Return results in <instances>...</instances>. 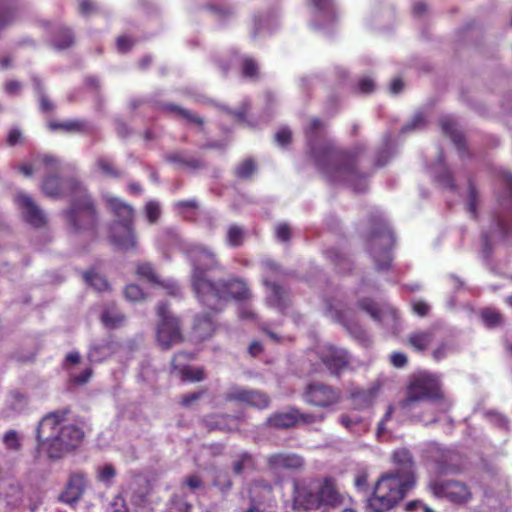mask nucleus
Masks as SVG:
<instances>
[{"instance_id": "nucleus-42", "label": "nucleus", "mask_w": 512, "mask_h": 512, "mask_svg": "<svg viewBox=\"0 0 512 512\" xmlns=\"http://www.w3.org/2000/svg\"><path fill=\"white\" fill-rule=\"evenodd\" d=\"M143 212L149 224H156L162 214L160 203L155 200L146 202Z\"/></svg>"}, {"instance_id": "nucleus-26", "label": "nucleus", "mask_w": 512, "mask_h": 512, "mask_svg": "<svg viewBox=\"0 0 512 512\" xmlns=\"http://www.w3.org/2000/svg\"><path fill=\"white\" fill-rule=\"evenodd\" d=\"M436 471L439 474H457L462 470L460 456L452 450H443L434 457Z\"/></svg>"}, {"instance_id": "nucleus-16", "label": "nucleus", "mask_w": 512, "mask_h": 512, "mask_svg": "<svg viewBox=\"0 0 512 512\" xmlns=\"http://www.w3.org/2000/svg\"><path fill=\"white\" fill-rule=\"evenodd\" d=\"M109 242L120 251H137L138 238L134 225H110L108 233Z\"/></svg>"}, {"instance_id": "nucleus-18", "label": "nucleus", "mask_w": 512, "mask_h": 512, "mask_svg": "<svg viewBox=\"0 0 512 512\" xmlns=\"http://www.w3.org/2000/svg\"><path fill=\"white\" fill-rule=\"evenodd\" d=\"M193 359V354L186 352L176 353L171 361L172 370L177 372L183 382H200L206 377L203 367L192 368L185 362Z\"/></svg>"}, {"instance_id": "nucleus-32", "label": "nucleus", "mask_w": 512, "mask_h": 512, "mask_svg": "<svg viewBox=\"0 0 512 512\" xmlns=\"http://www.w3.org/2000/svg\"><path fill=\"white\" fill-rule=\"evenodd\" d=\"M101 322L109 329L122 326L125 322V315L117 308L115 303H110L103 308Z\"/></svg>"}, {"instance_id": "nucleus-56", "label": "nucleus", "mask_w": 512, "mask_h": 512, "mask_svg": "<svg viewBox=\"0 0 512 512\" xmlns=\"http://www.w3.org/2000/svg\"><path fill=\"white\" fill-rule=\"evenodd\" d=\"M292 139V132L289 128L283 127L277 131L275 134L276 142L281 146H286L290 144Z\"/></svg>"}, {"instance_id": "nucleus-31", "label": "nucleus", "mask_w": 512, "mask_h": 512, "mask_svg": "<svg viewBox=\"0 0 512 512\" xmlns=\"http://www.w3.org/2000/svg\"><path fill=\"white\" fill-rule=\"evenodd\" d=\"M165 159L171 164L193 171L203 169L205 167L202 159L187 157L183 152L180 151L168 154Z\"/></svg>"}, {"instance_id": "nucleus-57", "label": "nucleus", "mask_w": 512, "mask_h": 512, "mask_svg": "<svg viewBox=\"0 0 512 512\" xmlns=\"http://www.w3.org/2000/svg\"><path fill=\"white\" fill-rule=\"evenodd\" d=\"M182 118L185 119L187 122L196 125L200 131L204 130V124H205L204 119L201 116L193 113L192 111L187 109L184 112V115L182 116Z\"/></svg>"}, {"instance_id": "nucleus-62", "label": "nucleus", "mask_w": 512, "mask_h": 512, "mask_svg": "<svg viewBox=\"0 0 512 512\" xmlns=\"http://www.w3.org/2000/svg\"><path fill=\"white\" fill-rule=\"evenodd\" d=\"M78 9H79V13L84 17H88V16L92 15V13L94 11L93 1L92 0H78Z\"/></svg>"}, {"instance_id": "nucleus-60", "label": "nucleus", "mask_w": 512, "mask_h": 512, "mask_svg": "<svg viewBox=\"0 0 512 512\" xmlns=\"http://www.w3.org/2000/svg\"><path fill=\"white\" fill-rule=\"evenodd\" d=\"M228 420H235V419L230 417L229 415H220V416L216 417L215 422H210L209 426L211 429L231 430V428L226 425V422Z\"/></svg>"}, {"instance_id": "nucleus-46", "label": "nucleus", "mask_w": 512, "mask_h": 512, "mask_svg": "<svg viewBox=\"0 0 512 512\" xmlns=\"http://www.w3.org/2000/svg\"><path fill=\"white\" fill-rule=\"evenodd\" d=\"M16 18L15 10L0 2V31L8 27Z\"/></svg>"}, {"instance_id": "nucleus-8", "label": "nucleus", "mask_w": 512, "mask_h": 512, "mask_svg": "<svg viewBox=\"0 0 512 512\" xmlns=\"http://www.w3.org/2000/svg\"><path fill=\"white\" fill-rule=\"evenodd\" d=\"M187 255L193 266L191 276L192 287L198 297L205 288L211 287L213 280L207 277V272L221 269V264L216 253L204 245L191 246L187 251Z\"/></svg>"}, {"instance_id": "nucleus-17", "label": "nucleus", "mask_w": 512, "mask_h": 512, "mask_svg": "<svg viewBox=\"0 0 512 512\" xmlns=\"http://www.w3.org/2000/svg\"><path fill=\"white\" fill-rule=\"evenodd\" d=\"M15 202L18 205L24 219L34 227H42L46 223L44 211L34 202L32 197L23 191L15 195Z\"/></svg>"}, {"instance_id": "nucleus-39", "label": "nucleus", "mask_w": 512, "mask_h": 512, "mask_svg": "<svg viewBox=\"0 0 512 512\" xmlns=\"http://www.w3.org/2000/svg\"><path fill=\"white\" fill-rule=\"evenodd\" d=\"M73 42V35L70 29L64 27H58L56 35L54 36L52 43L56 49H66Z\"/></svg>"}, {"instance_id": "nucleus-63", "label": "nucleus", "mask_w": 512, "mask_h": 512, "mask_svg": "<svg viewBox=\"0 0 512 512\" xmlns=\"http://www.w3.org/2000/svg\"><path fill=\"white\" fill-rule=\"evenodd\" d=\"M390 158V153L388 147L380 149L377 151L375 156V167L379 168L384 166Z\"/></svg>"}, {"instance_id": "nucleus-41", "label": "nucleus", "mask_w": 512, "mask_h": 512, "mask_svg": "<svg viewBox=\"0 0 512 512\" xmlns=\"http://www.w3.org/2000/svg\"><path fill=\"white\" fill-rule=\"evenodd\" d=\"M136 275L149 283H158L157 273L153 265L149 262H139L136 265Z\"/></svg>"}, {"instance_id": "nucleus-22", "label": "nucleus", "mask_w": 512, "mask_h": 512, "mask_svg": "<svg viewBox=\"0 0 512 512\" xmlns=\"http://www.w3.org/2000/svg\"><path fill=\"white\" fill-rule=\"evenodd\" d=\"M104 199L107 209L115 218L111 225H134L135 210L130 204L117 197H105Z\"/></svg>"}, {"instance_id": "nucleus-59", "label": "nucleus", "mask_w": 512, "mask_h": 512, "mask_svg": "<svg viewBox=\"0 0 512 512\" xmlns=\"http://www.w3.org/2000/svg\"><path fill=\"white\" fill-rule=\"evenodd\" d=\"M375 89L374 81L369 77L361 78L358 81V90L363 94L372 93Z\"/></svg>"}, {"instance_id": "nucleus-37", "label": "nucleus", "mask_w": 512, "mask_h": 512, "mask_svg": "<svg viewBox=\"0 0 512 512\" xmlns=\"http://www.w3.org/2000/svg\"><path fill=\"white\" fill-rule=\"evenodd\" d=\"M257 170V164L251 157L241 161L234 169V176L241 180L251 179Z\"/></svg>"}, {"instance_id": "nucleus-49", "label": "nucleus", "mask_w": 512, "mask_h": 512, "mask_svg": "<svg viewBox=\"0 0 512 512\" xmlns=\"http://www.w3.org/2000/svg\"><path fill=\"white\" fill-rule=\"evenodd\" d=\"M105 512H129V509L123 496L118 494L108 503Z\"/></svg>"}, {"instance_id": "nucleus-3", "label": "nucleus", "mask_w": 512, "mask_h": 512, "mask_svg": "<svg viewBox=\"0 0 512 512\" xmlns=\"http://www.w3.org/2000/svg\"><path fill=\"white\" fill-rule=\"evenodd\" d=\"M68 410H56L42 417L36 428L37 453L50 459L62 457L77 448L84 439V430L69 422Z\"/></svg>"}, {"instance_id": "nucleus-36", "label": "nucleus", "mask_w": 512, "mask_h": 512, "mask_svg": "<svg viewBox=\"0 0 512 512\" xmlns=\"http://www.w3.org/2000/svg\"><path fill=\"white\" fill-rule=\"evenodd\" d=\"M246 238V231L237 224H232L228 227L226 233V244L229 247H240L244 244Z\"/></svg>"}, {"instance_id": "nucleus-50", "label": "nucleus", "mask_w": 512, "mask_h": 512, "mask_svg": "<svg viewBox=\"0 0 512 512\" xmlns=\"http://www.w3.org/2000/svg\"><path fill=\"white\" fill-rule=\"evenodd\" d=\"M174 206L183 215L189 212L194 214L198 209V203L195 200H180Z\"/></svg>"}, {"instance_id": "nucleus-28", "label": "nucleus", "mask_w": 512, "mask_h": 512, "mask_svg": "<svg viewBox=\"0 0 512 512\" xmlns=\"http://www.w3.org/2000/svg\"><path fill=\"white\" fill-rule=\"evenodd\" d=\"M435 333L433 329L417 330L407 338V344L418 352H424L434 342Z\"/></svg>"}, {"instance_id": "nucleus-6", "label": "nucleus", "mask_w": 512, "mask_h": 512, "mask_svg": "<svg viewBox=\"0 0 512 512\" xmlns=\"http://www.w3.org/2000/svg\"><path fill=\"white\" fill-rule=\"evenodd\" d=\"M445 399L439 377L429 372L412 374L405 386V397L398 406L405 412H411L421 402H442Z\"/></svg>"}, {"instance_id": "nucleus-38", "label": "nucleus", "mask_w": 512, "mask_h": 512, "mask_svg": "<svg viewBox=\"0 0 512 512\" xmlns=\"http://www.w3.org/2000/svg\"><path fill=\"white\" fill-rule=\"evenodd\" d=\"M254 457L249 452H241L238 454L237 459L233 461L232 470L235 475H241L246 469H254Z\"/></svg>"}, {"instance_id": "nucleus-64", "label": "nucleus", "mask_w": 512, "mask_h": 512, "mask_svg": "<svg viewBox=\"0 0 512 512\" xmlns=\"http://www.w3.org/2000/svg\"><path fill=\"white\" fill-rule=\"evenodd\" d=\"M501 183L505 186L507 197L512 200V173L503 171L500 173Z\"/></svg>"}, {"instance_id": "nucleus-52", "label": "nucleus", "mask_w": 512, "mask_h": 512, "mask_svg": "<svg viewBox=\"0 0 512 512\" xmlns=\"http://www.w3.org/2000/svg\"><path fill=\"white\" fill-rule=\"evenodd\" d=\"M275 235L277 240L281 242H289L291 239V228L287 223H279L275 227Z\"/></svg>"}, {"instance_id": "nucleus-15", "label": "nucleus", "mask_w": 512, "mask_h": 512, "mask_svg": "<svg viewBox=\"0 0 512 512\" xmlns=\"http://www.w3.org/2000/svg\"><path fill=\"white\" fill-rule=\"evenodd\" d=\"M266 466L272 473L283 471L301 473L305 470L306 460L298 453L281 451L268 455Z\"/></svg>"}, {"instance_id": "nucleus-53", "label": "nucleus", "mask_w": 512, "mask_h": 512, "mask_svg": "<svg viewBox=\"0 0 512 512\" xmlns=\"http://www.w3.org/2000/svg\"><path fill=\"white\" fill-rule=\"evenodd\" d=\"M214 486H216L222 493L228 492L232 486L233 482L231 478L226 474H219L217 478L214 480Z\"/></svg>"}, {"instance_id": "nucleus-40", "label": "nucleus", "mask_w": 512, "mask_h": 512, "mask_svg": "<svg viewBox=\"0 0 512 512\" xmlns=\"http://www.w3.org/2000/svg\"><path fill=\"white\" fill-rule=\"evenodd\" d=\"M168 511L172 512H192V504L183 496L173 494L167 502Z\"/></svg>"}, {"instance_id": "nucleus-44", "label": "nucleus", "mask_w": 512, "mask_h": 512, "mask_svg": "<svg viewBox=\"0 0 512 512\" xmlns=\"http://www.w3.org/2000/svg\"><path fill=\"white\" fill-rule=\"evenodd\" d=\"M481 318L485 325L489 328L497 327L503 322L501 313L490 308H486L481 311Z\"/></svg>"}, {"instance_id": "nucleus-14", "label": "nucleus", "mask_w": 512, "mask_h": 512, "mask_svg": "<svg viewBox=\"0 0 512 512\" xmlns=\"http://www.w3.org/2000/svg\"><path fill=\"white\" fill-rule=\"evenodd\" d=\"M63 369L68 376V388L85 385L93 376V369L82 360L77 351L68 353L63 361Z\"/></svg>"}, {"instance_id": "nucleus-20", "label": "nucleus", "mask_w": 512, "mask_h": 512, "mask_svg": "<svg viewBox=\"0 0 512 512\" xmlns=\"http://www.w3.org/2000/svg\"><path fill=\"white\" fill-rule=\"evenodd\" d=\"M263 284L268 289L266 296L268 306L276 309L282 315H286L291 307L290 292L274 281L264 280Z\"/></svg>"}, {"instance_id": "nucleus-11", "label": "nucleus", "mask_w": 512, "mask_h": 512, "mask_svg": "<svg viewBox=\"0 0 512 512\" xmlns=\"http://www.w3.org/2000/svg\"><path fill=\"white\" fill-rule=\"evenodd\" d=\"M427 489L435 498L445 499L458 506L468 504L473 498L470 487L465 482L454 479H433L427 484Z\"/></svg>"}, {"instance_id": "nucleus-7", "label": "nucleus", "mask_w": 512, "mask_h": 512, "mask_svg": "<svg viewBox=\"0 0 512 512\" xmlns=\"http://www.w3.org/2000/svg\"><path fill=\"white\" fill-rule=\"evenodd\" d=\"M232 298L236 301H245L251 297L250 290L244 280L231 278L228 280L212 281L211 287L205 288L197 298L206 307L219 312L222 300Z\"/></svg>"}, {"instance_id": "nucleus-25", "label": "nucleus", "mask_w": 512, "mask_h": 512, "mask_svg": "<svg viewBox=\"0 0 512 512\" xmlns=\"http://www.w3.org/2000/svg\"><path fill=\"white\" fill-rule=\"evenodd\" d=\"M249 501L258 503L261 506L269 504L274 500L273 486L264 479L253 480L248 488Z\"/></svg>"}, {"instance_id": "nucleus-45", "label": "nucleus", "mask_w": 512, "mask_h": 512, "mask_svg": "<svg viewBox=\"0 0 512 512\" xmlns=\"http://www.w3.org/2000/svg\"><path fill=\"white\" fill-rule=\"evenodd\" d=\"M478 191L472 179L468 181L467 208L473 218H477Z\"/></svg>"}, {"instance_id": "nucleus-34", "label": "nucleus", "mask_w": 512, "mask_h": 512, "mask_svg": "<svg viewBox=\"0 0 512 512\" xmlns=\"http://www.w3.org/2000/svg\"><path fill=\"white\" fill-rule=\"evenodd\" d=\"M23 435L17 430L6 431L1 439L4 450L9 455L19 454L23 448Z\"/></svg>"}, {"instance_id": "nucleus-33", "label": "nucleus", "mask_w": 512, "mask_h": 512, "mask_svg": "<svg viewBox=\"0 0 512 512\" xmlns=\"http://www.w3.org/2000/svg\"><path fill=\"white\" fill-rule=\"evenodd\" d=\"M28 406V398L19 391H12L5 401V412L7 416H14L22 413Z\"/></svg>"}, {"instance_id": "nucleus-23", "label": "nucleus", "mask_w": 512, "mask_h": 512, "mask_svg": "<svg viewBox=\"0 0 512 512\" xmlns=\"http://www.w3.org/2000/svg\"><path fill=\"white\" fill-rule=\"evenodd\" d=\"M392 462L396 467L394 472H399L402 480H409L410 477L416 484L415 462L411 452L407 448H399L392 454Z\"/></svg>"}, {"instance_id": "nucleus-21", "label": "nucleus", "mask_w": 512, "mask_h": 512, "mask_svg": "<svg viewBox=\"0 0 512 512\" xmlns=\"http://www.w3.org/2000/svg\"><path fill=\"white\" fill-rule=\"evenodd\" d=\"M319 358L329 372L335 376H339L349 364L347 353L333 346L322 348Z\"/></svg>"}, {"instance_id": "nucleus-13", "label": "nucleus", "mask_w": 512, "mask_h": 512, "mask_svg": "<svg viewBox=\"0 0 512 512\" xmlns=\"http://www.w3.org/2000/svg\"><path fill=\"white\" fill-rule=\"evenodd\" d=\"M227 402L245 404L248 407L265 410L271 404L270 396L261 390L232 385L224 395Z\"/></svg>"}, {"instance_id": "nucleus-30", "label": "nucleus", "mask_w": 512, "mask_h": 512, "mask_svg": "<svg viewBox=\"0 0 512 512\" xmlns=\"http://www.w3.org/2000/svg\"><path fill=\"white\" fill-rule=\"evenodd\" d=\"M296 416L295 407H291L287 412H276L271 414L267 418L266 424L272 428L289 429L297 425Z\"/></svg>"}, {"instance_id": "nucleus-35", "label": "nucleus", "mask_w": 512, "mask_h": 512, "mask_svg": "<svg viewBox=\"0 0 512 512\" xmlns=\"http://www.w3.org/2000/svg\"><path fill=\"white\" fill-rule=\"evenodd\" d=\"M441 127L443 133L451 138L461 156H463L466 151L465 138L464 135L457 130L455 123L451 119H443L441 121Z\"/></svg>"}, {"instance_id": "nucleus-48", "label": "nucleus", "mask_w": 512, "mask_h": 512, "mask_svg": "<svg viewBox=\"0 0 512 512\" xmlns=\"http://www.w3.org/2000/svg\"><path fill=\"white\" fill-rule=\"evenodd\" d=\"M98 168L102 171L104 175L110 178H119L121 176V171L109 160L107 159H99L98 160Z\"/></svg>"}, {"instance_id": "nucleus-2", "label": "nucleus", "mask_w": 512, "mask_h": 512, "mask_svg": "<svg viewBox=\"0 0 512 512\" xmlns=\"http://www.w3.org/2000/svg\"><path fill=\"white\" fill-rule=\"evenodd\" d=\"M39 161L44 165L46 173L58 171L60 161L50 155H43ZM43 192L50 197H71V207L67 218L76 229L86 228L93 223L95 211L85 187L75 179L62 180L54 175H47L42 184Z\"/></svg>"}, {"instance_id": "nucleus-27", "label": "nucleus", "mask_w": 512, "mask_h": 512, "mask_svg": "<svg viewBox=\"0 0 512 512\" xmlns=\"http://www.w3.org/2000/svg\"><path fill=\"white\" fill-rule=\"evenodd\" d=\"M358 307L370 315V317L379 323L383 322V316L387 315L396 320L398 318L397 311L391 307H379L371 298L365 297L358 301Z\"/></svg>"}, {"instance_id": "nucleus-1", "label": "nucleus", "mask_w": 512, "mask_h": 512, "mask_svg": "<svg viewBox=\"0 0 512 512\" xmlns=\"http://www.w3.org/2000/svg\"><path fill=\"white\" fill-rule=\"evenodd\" d=\"M324 126L321 119L314 117L304 129L315 165L328 182L345 183L356 192L365 191V180L369 175L360 169L359 161L367 150L366 146L357 144L346 149L333 141H325L318 145L316 140Z\"/></svg>"}, {"instance_id": "nucleus-12", "label": "nucleus", "mask_w": 512, "mask_h": 512, "mask_svg": "<svg viewBox=\"0 0 512 512\" xmlns=\"http://www.w3.org/2000/svg\"><path fill=\"white\" fill-rule=\"evenodd\" d=\"M303 399L309 405L330 408L340 403L342 392L337 387L315 381L306 386Z\"/></svg>"}, {"instance_id": "nucleus-24", "label": "nucleus", "mask_w": 512, "mask_h": 512, "mask_svg": "<svg viewBox=\"0 0 512 512\" xmlns=\"http://www.w3.org/2000/svg\"><path fill=\"white\" fill-rule=\"evenodd\" d=\"M216 313L211 309V312L201 313L195 317L191 332L195 341H204L214 334L216 330L214 315Z\"/></svg>"}, {"instance_id": "nucleus-5", "label": "nucleus", "mask_w": 512, "mask_h": 512, "mask_svg": "<svg viewBox=\"0 0 512 512\" xmlns=\"http://www.w3.org/2000/svg\"><path fill=\"white\" fill-rule=\"evenodd\" d=\"M414 480H402L399 472H387L376 481L366 502L368 512H388L395 508L414 488Z\"/></svg>"}, {"instance_id": "nucleus-51", "label": "nucleus", "mask_w": 512, "mask_h": 512, "mask_svg": "<svg viewBox=\"0 0 512 512\" xmlns=\"http://www.w3.org/2000/svg\"><path fill=\"white\" fill-rule=\"evenodd\" d=\"M295 413L297 414V424L300 422L305 424H313L316 422H322L324 420V415L316 416L312 413H302L298 408H295Z\"/></svg>"}, {"instance_id": "nucleus-19", "label": "nucleus", "mask_w": 512, "mask_h": 512, "mask_svg": "<svg viewBox=\"0 0 512 512\" xmlns=\"http://www.w3.org/2000/svg\"><path fill=\"white\" fill-rule=\"evenodd\" d=\"M87 487L88 480L84 474H71L58 499L66 505L73 506L82 498Z\"/></svg>"}, {"instance_id": "nucleus-10", "label": "nucleus", "mask_w": 512, "mask_h": 512, "mask_svg": "<svg viewBox=\"0 0 512 512\" xmlns=\"http://www.w3.org/2000/svg\"><path fill=\"white\" fill-rule=\"evenodd\" d=\"M159 318L156 329V340L163 350H169L172 346L183 342L182 325L180 319L169 311L166 302L157 305Z\"/></svg>"}, {"instance_id": "nucleus-54", "label": "nucleus", "mask_w": 512, "mask_h": 512, "mask_svg": "<svg viewBox=\"0 0 512 512\" xmlns=\"http://www.w3.org/2000/svg\"><path fill=\"white\" fill-rule=\"evenodd\" d=\"M116 476L115 467L112 464L105 465L98 473V479L106 484Z\"/></svg>"}, {"instance_id": "nucleus-4", "label": "nucleus", "mask_w": 512, "mask_h": 512, "mask_svg": "<svg viewBox=\"0 0 512 512\" xmlns=\"http://www.w3.org/2000/svg\"><path fill=\"white\" fill-rule=\"evenodd\" d=\"M344 503L337 480L332 476L293 479L291 507L297 512H330Z\"/></svg>"}, {"instance_id": "nucleus-47", "label": "nucleus", "mask_w": 512, "mask_h": 512, "mask_svg": "<svg viewBox=\"0 0 512 512\" xmlns=\"http://www.w3.org/2000/svg\"><path fill=\"white\" fill-rule=\"evenodd\" d=\"M124 296L128 301L138 302L145 299L142 288L136 284H128L124 289Z\"/></svg>"}, {"instance_id": "nucleus-43", "label": "nucleus", "mask_w": 512, "mask_h": 512, "mask_svg": "<svg viewBox=\"0 0 512 512\" xmlns=\"http://www.w3.org/2000/svg\"><path fill=\"white\" fill-rule=\"evenodd\" d=\"M259 66L257 61L249 56L241 59V71L245 78L254 79L258 77Z\"/></svg>"}, {"instance_id": "nucleus-29", "label": "nucleus", "mask_w": 512, "mask_h": 512, "mask_svg": "<svg viewBox=\"0 0 512 512\" xmlns=\"http://www.w3.org/2000/svg\"><path fill=\"white\" fill-rule=\"evenodd\" d=\"M49 128L53 131L63 130L69 133H86L92 129V123L85 119L51 121L49 122Z\"/></svg>"}, {"instance_id": "nucleus-58", "label": "nucleus", "mask_w": 512, "mask_h": 512, "mask_svg": "<svg viewBox=\"0 0 512 512\" xmlns=\"http://www.w3.org/2000/svg\"><path fill=\"white\" fill-rule=\"evenodd\" d=\"M390 363L396 368H404L408 363V358L404 353L393 352L390 355Z\"/></svg>"}, {"instance_id": "nucleus-55", "label": "nucleus", "mask_w": 512, "mask_h": 512, "mask_svg": "<svg viewBox=\"0 0 512 512\" xmlns=\"http://www.w3.org/2000/svg\"><path fill=\"white\" fill-rule=\"evenodd\" d=\"M205 393L206 391L203 390L199 392L184 394L181 396L179 403L183 407H190L193 403L202 398Z\"/></svg>"}, {"instance_id": "nucleus-9", "label": "nucleus", "mask_w": 512, "mask_h": 512, "mask_svg": "<svg viewBox=\"0 0 512 512\" xmlns=\"http://www.w3.org/2000/svg\"><path fill=\"white\" fill-rule=\"evenodd\" d=\"M371 231L368 241L371 250L376 246H383V249L374 255L376 268L378 271L388 270L391 267L392 255L391 249L395 239L393 232L381 216H374L370 219Z\"/></svg>"}, {"instance_id": "nucleus-61", "label": "nucleus", "mask_w": 512, "mask_h": 512, "mask_svg": "<svg viewBox=\"0 0 512 512\" xmlns=\"http://www.w3.org/2000/svg\"><path fill=\"white\" fill-rule=\"evenodd\" d=\"M417 420L428 425L436 423L438 421V415L435 410L427 409L424 413L417 416Z\"/></svg>"}]
</instances>
